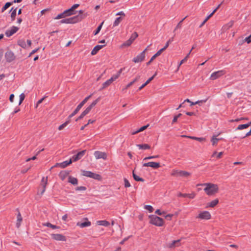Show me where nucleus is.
<instances>
[{
	"mask_svg": "<svg viewBox=\"0 0 251 251\" xmlns=\"http://www.w3.org/2000/svg\"><path fill=\"white\" fill-rule=\"evenodd\" d=\"M198 185L204 186V191L208 196L215 195L218 192L219 187L217 184L211 183H205Z\"/></svg>",
	"mask_w": 251,
	"mask_h": 251,
	"instance_id": "1",
	"label": "nucleus"
},
{
	"mask_svg": "<svg viewBox=\"0 0 251 251\" xmlns=\"http://www.w3.org/2000/svg\"><path fill=\"white\" fill-rule=\"evenodd\" d=\"M88 15L87 13L83 14L82 15H77L73 17L64 19L61 21L62 24H75L79 22L85 18Z\"/></svg>",
	"mask_w": 251,
	"mask_h": 251,
	"instance_id": "2",
	"label": "nucleus"
},
{
	"mask_svg": "<svg viewBox=\"0 0 251 251\" xmlns=\"http://www.w3.org/2000/svg\"><path fill=\"white\" fill-rule=\"evenodd\" d=\"M150 223L157 226H163L164 221L163 219L157 216L151 215L149 216Z\"/></svg>",
	"mask_w": 251,
	"mask_h": 251,
	"instance_id": "3",
	"label": "nucleus"
},
{
	"mask_svg": "<svg viewBox=\"0 0 251 251\" xmlns=\"http://www.w3.org/2000/svg\"><path fill=\"white\" fill-rule=\"evenodd\" d=\"M171 176L176 177H188L191 176V173L185 171L174 169L171 172Z\"/></svg>",
	"mask_w": 251,
	"mask_h": 251,
	"instance_id": "4",
	"label": "nucleus"
},
{
	"mask_svg": "<svg viewBox=\"0 0 251 251\" xmlns=\"http://www.w3.org/2000/svg\"><path fill=\"white\" fill-rule=\"evenodd\" d=\"M82 174L84 176L93 178L97 180H100L101 179V176L100 175L92 173L90 171H82Z\"/></svg>",
	"mask_w": 251,
	"mask_h": 251,
	"instance_id": "5",
	"label": "nucleus"
},
{
	"mask_svg": "<svg viewBox=\"0 0 251 251\" xmlns=\"http://www.w3.org/2000/svg\"><path fill=\"white\" fill-rule=\"evenodd\" d=\"M196 218L201 220H207L211 219V215L208 211H203L200 212Z\"/></svg>",
	"mask_w": 251,
	"mask_h": 251,
	"instance_id": "6",
	"label": "nucleus"
},
{
	"mask_svg": "<svg viewBox=\"0 0 251 251\" xmlns=\"http://www.w3.org/2000/svg\"><path fill=\"white\" fill-rule=\"evenodd\" d=\"M226 74V72L224 70H219L211 74L210 79L214 80L218 79L224 75Z\"/></svg>",
	"mask_w": 251,
	"mask_h": 251,
	"instance_id": "7",
	"label": "nucleus"
},
{
	"mask_svg": "<svg viewBox=\"0 0 251 251\" xmlns=\"http://www.w3.org/2000/svg\"><path fill=\"white\" fill-rule=\"evenodd\" d=\"M5 58L7 62H11L15 59L16 56L11 50H7L4 55Z\"/></svg>",
	"mask_w": 251,
	"mask_h": 251,
	"instance_id": "8",
	"label": "nucleus"
},
{
	"mask_svg": "<svg viewBox=\"0 0 251 251\" xmlns=\"http://www.w3.org/2000/svg\"><path fill=\"white\" fill-rule=\"evenodd\" d=\"M116 16L120 15L121 17L117 18L115 21L113 23V26L115 27L118 26L119 24L122 22L124 18L125 17L126 15L123 11H120L117 13L116 14Z\"/></svg>",
	"mask_w": 251,
	"mask_h": 251,
	"instance_id": "9",
	"label": "nucleus"
},
{
	"mask_svg": "<svg viewBox=\"0 0 251 251\" xmlns=\"http://www.w3.org/2000/svg\"><path fill=\"white\" fill-rule=\"evenodd\" d=\"M94 155L96 159H103L106 160L107 159V153L104 152L96 151L94 152Z\"/></svg>",
	"mask_w": 251,
	"mask_h": 251,
	"instance_id": "10",
	"label": "nucleus"
},
{
	"mask_svg": "<svg viewBox=\"0 0 251 251\" xmlns=\"http://www.w3.org/2000/svg\"><path fill=\"white\" fill-rule=\"evenodd\" d=\"M19 29L18 27L13 26L5 31V34L7 37H10L17 32Z\"/></svg>",
	"mask_w": 251,
	"mask_h": 251,
	"instance_id": "11",
	"label": "nucleus"
},
{
	"mask_svg": "<svg viewBox=\"0 0 251 251\" xmlns=\"http://www.w3.org/2000/svg\"><path fill=\"white\" fill-rule=\"evenodd\" d=\"M100 99V98H98L97 100H94V101H93L92 102V103L82 112L83 115L85 116L87 114H88L90 112V111H91V110L92 109V108L93 107H94L97 104V103L99 101Z\"/></svg>",
	"mask_w": 251,
	"mask_h": 251,
	"instance_id": "12",
	"label": "nucleus"
},
{
	"mask_svg": "<svg viewBox=\"0 0 251 251\" xmlns=\"http://www.w3.org/2000/svg\"><path fill=\"white\" fill-rule=\"evenodd\" d=\"M180 240H174L171 242L168 243L166 244V247L170 249H174L180 246Z\"/></svg>",
	"mask_w": 251,
	"mask_h": 251,
	"instance_id": "13",
	"label": "nucleus"
},
{
	"mask_svg": "<svg viewBox=\"0 0 251 251\" xmlns=\"http://www.w3.org/2000/svg\"><path fill=\"white\" fill-rule=\"evenodd\" d=\"M145 58V51H143L141 53L137 55L133 59V61L135 63H138L143 61Z\"/></svg>",
	"mask_w": 251,
	"mask_h": 251,
	"instance_id": "14",
	"label": "nucleus"
},
{
	"mask_svg": "<svg viewBox=\"0 0 251 251\" xmlns=\"http://www.w3.org/2000/svg\"><path fill=\"white\" fill-rule=\"evenodd\" d=\"M51 237L52 239L56 241H65L66 240V237L61 234H52Z\"/></svg>",
	"mask_w": 251,
	"mask_h": 251,
	"instance_id": "15",
	"label": "nucleus"
},
{
	"mask_svg": "<svg viewBox=\"0 0 251 251\" xmlns=\"http://www.w3.org/2000/svg\"><path fill=\"white\" fill-rule=\"evenodd\" d=\"M143 167H150L153 169H157L160 167L159 163L155 162H149L148 163H145L143 165Z\"/></svg>",
	"mask_w": 251,
	"mask_h": 251,
	"instance_id": "16",
	"label": "nucleus"
},
{
	"mask_svg": "<svg viewBox=\"0 0 251 251\" xmlns=\"http://www.w3.org/2000/svg\"><path fill=\"white\" fill-rule=\"evenodd\" d=\"M86 151V150H83L78 152L76 155H74L72 158L73 161H76L81 159L84 155Z\"/></svg>",
	"mask_w": 251,
	"mask_h": 251,
	"instance_id": "17",
	"label": "nucleus"
},
{
	"mask_svg": "<svg viewBox=\"0 0 251 251\" xmlns=\"http://www.w3.org/2000/svg\"><path fill=\"white\" fill-rule=\"evenodd\" d=\"M48 184V177H43L41 180V185L43 187V190L41 192V194L42 195L46 190V186Z\"/></svg>",
	"mask_w": 251,
	"mask_h": 251,
	"instance_id": "18",
	"label": "nucleus"
},
{
	"mask_svg": "<svg viewBox=\"0 0 251 251\" xmlns=\"http://www.w3.org/2000/svg\"><path fill=\"white\" fill-rule=\"evenodd\" d=\"M220 133H219L217 135H213L211 139V142L212 143V145L213 146H216L218 141L222 139V138H218L217 137L220 135Z\"/></svg>",
	"mask_w": 251,
	"mask_h": 251,
	"instance_id": "19",
	"label": "nucleus"
},
{
	"mask_svg": "<svg viewBox=\"0 0 251 251\" xmlns=\"http://www.w3.org/2000/svg\"><path fill=\"white\" fill-rule=\"evenodd\" d=\"M73 160L72 158H71L69 161H64L61 163H57L55 165V166H59L60 167L64 168L67 167V166L69 165L72 163Z\"/></svg>",
	"mask_w": 251,
	"mask_h": 251,
	"instance_id": "20",
	"label": "nucleus"
},
{
	"mask_svg": "<svg viewBox=\"0 0 251 251\" xmlns=\"http://www.w3.org/2000/svg\"><path fill=\"white\" fill-rule=\"evenodd\" d=\"M104 46H105V45L96 46L91 51V55H94L97 54V53Z\"/></svg>",
	"mask_w": 251,
	"mask_h": 251,
	"instance_id": "21",
	"label": "nucleus"
},
{
	"mask_svg": "<svg viewBox=\"0 0 251 251\" xmlns=\"http://www.w3.org/2000/svg\"><path fill=\"white\" fill-rule=\"evenodd\" d=\"M69 172L66 171H61L59 174V176L62 180H64L69 176Z\"/></svg>",
	"mask_w": 251,
	"mask_h": 251,
	"instance_id": "22",
	"label": "nucleus"
},
{
	"mask_svg": "<svg viewBox=\"0 0 251 251\" xmlns=\"http://www.w3.org/2000/svg\"><path fill=\"white\" fill-rule=\"evenodd\" d=\"M23 221V218L21 216V214L19 211H18L17 216V222H16V226L17 228H19L21 224V223Z\"/></svg>",
	"mask_w": 251,
	"mask_h": 251,
	"instance_id": "23",
	"label": "nucleus"
},
{
	"mask_svg": "<svg viewBox=\"0 0 251 251\" xmlns=\"http://www.w3.org/2000/svg\"><path fill=\"white\" fill-rule=\"evenodd\" d=\"M195 48V46H193L192 49L190 50V51H189V52L188 53L187 55H186V57L183 59H182L179 63L178 65V68H177V69H179V68L180 67V66L183 64L184 63V62H185L188 59V58H189V55L191 53L192 50Z\"/></svg>",
	"mask_w": 251,
	"mask_h": 251,
	"instance_id": "24",
	"label": "nucleus"
},
{
	"mask_svg": "<svg viewBox=\"0 0 251 251\" xmlns=\"http://www.w3.org/2000/svg\"><path fill=\"white\" fill-rule=\"evenodd\" d=\"M91 223L90 221H87V222H85L83 223H77L76 224V226H79L81 228H83L85 227H87L90 226Z\"/></svg>",
	"mask_w": 251,
	"mask_h": 251,
	"instance_id": "25",
	"label": "nucleus"
},
{
	"mask_svg": "<svg viewBox=\"0 0 251 251\" xmlns=\"http://www.w3.org/2000/svg\"><path fill=\"white\" fill-rule=\"evenodd\" d=\"M68 182L73 185H76L78 183L77 179L75 177H73L72 176H69L68 177Z\"/></svg>",
	"mask_w": 251,
	"mask_h": 251,
	"instance_id": "26",
	"label": "nucleus"
},
{
	"mask_svg": "<svg viewBox=\"0 0 251 251\" xmlns=\"http://www.w3.org/2000/svg\"><path fill=\"white\" fill-rule=\"evenodd\" d=\"M96 224L99 226H108L110 225L109 223L106 220L98 221Z\"/></svg>",
	"mask_w": 251,
	"mask_h": 251,
	"instance_id": "27",
	"label": "nucleus"
},
{
	"mask_svg": "<svg viewBox=\"0 0 251 251\" xmlns=\"http://www.w3.org/2000/svg\"><path fill=\"white\" fill-rule=\"evenodd\" d=\"M137 147L139 148V149L142 150H149L151 149V146L148 144H138L136 145Z\"/></svg>",
	"mask_w": 251,
	"mask_h": 251,
	"instance_id": "28",
	"label": "nucleus"
},
{
	"mask_svg": "<svg viewBox=\"0 0 251 251\" xmlns=\"http://www.w3.org/2000/svg\"><path fill=\"white\" fill-rule=\"evenodd\" d=\"M18 45L24 49H26L27 48L26 42L24 39L19 40L18 41Z\"/></svg>",
	"mask_w": 251,
	"mask_h": 251,
	"instance_id": "29",
	"label": "nucleus"
},
{
	"mask_svg": "<svg viewBox=\"0 0 251 251\" xmlns=\"http://www.w3.org/2000/svg\"><path fill=\"white\" fill-rule=\"evenodd\" d=\"M251 125V122L248 124H244V125H240L238 126L236 129L237 130H242L245 128H248Z\"/></svg>",
	"mask_w": 251,
	"mask_h": 251,
	"instance_id": "30",
	"label": "nucleus"
},
{
	"mask_svg": "<svg viewBox=\"0 0 251 251\" xmlns=\"http://www.w3.org/2000/svg\"><path fill=\"white\" fill-rule=\"evenodd\" d=\"M218 202H219L218 200L215 199V200L211 201L210 202L208 203L206 206V207H213L218 204Z\"/></svg>",
	"mask_w": 251,
	"mask_h": 251,
	"instance_id": "31",
	"label": "nucleus"
},
{
	"mask_svg": "<svg viewBox=\"0 0 251 251\" xmlns=\"http://www.w3.org/2000/svg\"><path fill=\"white\" fill-rule=\"evenodd\" d=\"M233 23H234V22L233 21H230L227 24L224 25V26L223 27V29L224 30L228 29L229 28L233 26Z\"/></svg>",
	"mask_w": 251,
	"mask_h": 251,
	"instance_id": "32",
	"label": "nucleus"
},
{
	"mask_svg": "<svg viewBox=\"0 0 251 251\" xmlns=\"http://www.w3.org/2000/svg\"><path fill=\"white\" fill-rule=\"evenodd\" d=\"M70 121H71V120L68 118L67 120L64 123H63V124H62L58 127V130H62L64 127H65L70 123Z\"/></svg>",
	"mask_w": 251,
	"mask_h": 251,
	"instance_id": "33",
	"label": "nucleus"
},
{
	"mask_svg": "<svg viewBox=\"0 0 251 251\" xmlns=\"http://www.w3.org/2000/svg\"><path fill=\"white\" fill-rule=\"evenodd\" d=\"M11 13L10 17H11V21H13L15 19V17L16 15V12H17V9L15 8V9H13V8H12V9L11 10Z\"/></svg>",
	"mask_w": 251,
	"mask_h": 251,
	"instance_id": "34",
	"label": "nucleus"
},
{
	"mask_svg": "<svg viewBox=\"0 0 251 251\" xmlns=\"http://www.w3.org/2000/svg\"><path fill=\"white\" fill-rule=\"evenodd\" d=\"M65 16V17H67V16H71V15H74L75 13V12L74 11H72V10L69 8L67 10H65L64 12H63Z\"/></svg>",
	"mask_w": 251,
	"mask_h": 251,
	"instance_id": "35",
	"label": "nucleus"
},
{
	"mask_svg": "<svg viewBox=\"0 0 251 251\" xmlns=\"http://www.w3.org/2000/svg\"><path fill=\"white\" fill-rule=\"evenodd\" d=\"M132 43L133 42H132L129 39H128V40L126 41L125 42H124L122 45H121L120 47L121 48L128 47L130 46L132 44Z\"/></svg>",
	"mask_w": 251,
	"mask_h": 251,
	"instance_id": "36",
	"label": "nucleus"
},
{
	"mask_svg": "<svg viewBox=\"0 0 251 251\" xmlns=\"http://www.w3.org/2000/svg\"><path fill=\"white\" fill-rule=\"evenodd\" d=\"M132 175H133V177L134 179L135 180L137 181H141V182H144V179H143L141 177H140L139 176H138L137 175H136L135 173H134V171H133L132 172Z\"/></svg>",
	"mask_w": 251,
	"mask_h": 251,
	"instance_id": "37",
	"label": "nucleus"
},
{
	"mask_svg": "<svg viewBox=\"0 0 251 251\" xmlns=\"http://www.w3.org/2000/svg\"><path fill=\"white\" fill-rule=\"evenodd\" d=\"M153 79V76H151L150 78H149L146 82L142 84L139 88V90H141L144 87H145L146 85H147L152 79Z\"/></svg>",
	"mask_w": 251,
	"mask_h": 251,
	"instance_id": "38",
	"label": "nucleus"
},
{
	"mask_svg": "<svg viewBox=\"0 0 251 251\" xmlns=\"http://www.w3.org/2000/svg\"><path fill=\"white\" fill-rule=\"evenodd\" d=\"M43 225L44 226H46L51 227L52 229H58V228H59L58 226H56L55 225H52L51 224H50V223H43Z\"/></svg>",
	"mask_w": 251,
	"mask_h": 251,
	"instance_id": "39",
	"label": "nucleus"
},
{
	"mask_svg": "<svg viewBox=\"0 0 251 251\" xmlns=\"http://www.w3.org/2000/svg\"><path fill=\"white\" fill-rule=\"evenodd\" d=\"M112 81L110 79L106 80L105 82L102 84V89L105 88L109 86L112 83Z\"/></svg>",
	"mask_w": 251,
	"mask_h": 251,
	"instance_id": "40",
	"label": "nucleus"
},
{
	"mask_svg": "<svg viewBox=\"0 0 251 251\" xmlns=\"http://www.w3.org/2000/svg\"><path fill=\"white\" fill-rule=\"evenodd\" d=\"M188 138L197 140L199 142H203V141H205V139L204 138H202V137L199 138V137H194V136H188Z\"/></svg>",
	"mask_w": 251,
	"mask_h": 251,
	"instance_id": "41",
	"label": "nucleus"
},
{
	"mask_svg": "<svg viewBox=\"0 0 251 251\" xmlns=\"http://www.w3.org/2000/svg\"><path fill=\"white\" fill-rule=\"evenodd\" d=\"M139 76L136 77L132 81L128 83L125 89H127L129 87H130L131 85H132L136 81L138 80L139 78Z\"/></svg>",
	"mask_w": 251,
	"mask_h": 251,
	"instance_id": "42",
	"label": "nucleus"
},
{
	"mask_svg": "<svg viewBox=\"0 0 251 251\" xmlns=\"http://www.w3.org/2000/svg\"><path fill=\"white\" fill-rule=\"evenodd\" d=\"M149 126V125H147L146 126H144L142 127H141V128H140L137 131L133 132L132 134H136V133H137L138 132H141V131H144V130H145L146 129H147V128Z\"/></svg>",
	"mask_w": 251,
	"mask_h": 251,
	"instance_id": "43",
	"label": "nucleus"
},
{
	"mask_svg": "<svg viewBox=\"0 0 251 251\" xmlns=\"http://www.w3.org/2000/svg\"><path fill=\"white\" fill-rule=\"evenodd\" d=\"M138 35L137 32H134L130 36L129 39L132 42L135 40V39L138 37Z\"/></svg>",
	"mask_w": 251,
	"mask_h": 251,
	"instance_id": "44",
	"label": "nucleus"
},
{
	"mask_svg": "<svg viewBox=\"0 0 251 251\" xmlns=\"http://www.w3.org/2000/svg\"><path fill=\"white\" fill-rule=\"evenodd\" d=\"M12 5L11 2H6L5 5L2 7L1 9V11L3 12L5 10H6L9 7H10Z\"/></svg>",
	"mask_w": 251,
	"mask_h": 251,
	"instance_id": "45",
	"label": "nucleus"
},
{
	"mask_svg": "<svg viewBox=\"0 0 251 251\" xmlns=\"http://www.w3.org/2000/svg\"><path fill=\"white\" fill-rule=\"evenodd\" d=\"M103 23H104V22H102L100 24V25L97 27V29H96V31H95L94 32V35H96L98 34L99 33V32L100 31V30H101V27H102V25H103Z\"/></svg>",
	"mask_w": 251,
	"mask_h": 251,
	"instance_id": "46",
	"label": "nucleus"
},
{
	"mask_svg": "<svg viewBox=\"0 0 251 251\" xmlns=\"http://www.w3.org/2000/svg\"><path fill=\"white\" fill-rule=\"evenodd\" d=\"M207 99L200 100H198L195 102V103H196V104H199V105H201L203 103H205L207 101Z\"/></svg>",
	"mask_w": 251,
	"mask_h": 251,
	"instance_id": "47",
	"label": "nucleus"
},
{
	"mask_svg": "<svg viewBox=\"0 0 251 251\" xmlns=\"http://www.w3.org/2000/svg\"><path fill=\"white\" fill-rule=\"evenodd\" d=\"M25 95L24 94V93H22L19 97H20V101H19V104L20 105L21 104V103H22V102L23 101V100H24L25 98Z\"/></svg>",
	"mask_w": 251,
	"mask_h": 251,
	"instance_id": "48",
	"label": "nucleus"
},
{
	"mask_svg": "<svg viewBox=\"0 0 251 251\" xmlns=\"http://www.w3.org/2000/svg\"><path fill=\"white\" fill-rule=\"evenodd\" d=\"M145 209L148 210L150 212H152L153 210V208L152 207V206L150 205H145Z\"/></svg>",
	"mask_w": 251,
	"mask_h": 251,
	"instance_id": "49",
	"label": "nucleus"
},
{
	"mask_svg": "<svg viewBox=\"0 0 251 251\" xmlns=\"http://www.w3.org/2000/svg\"><path fill=\"white\" fill-rule=\"evenodd\" d=\"M65 18V16L63 12L58 14L55 18V20H58L60 19Z\"/></svg>",
	"mask_w": 251,
	"mask_h": 251,
	"instance_id": "50",
	"label": "nucleus"
},
{
	"mask_svg": "<svg viewBox=\"0 0 251 251\" xmlns=\"http://www.w3.org/2000/svg\"><path fill=\"white\" fill-rule=\"evenodd\" d=\"M124 185L126 187H130V184L126 178H124Z\"/></svg>",
	"mask_w": 251,
	"mask_h": 251,
	"instance_id": "51",
	"label": "nucleus"
},
{
	"mask_svg": "<svg viewBox=\"0 0 251 251\" xmlns=\"http://www.w3.org/2000/svg\"><path fill=\"white\" fill-rule=\"evenodd\" d=\"M79 110L76 108L75 110L68 117V119H70L72 117L75 116Z\"/></svg>",
	"mask_w": 251,
	"mask_h": 251,
	"instance_id": "52",
	"label": "nucleus"
},
{
	"mask_svg": "<svg viewBox=\"0 0 251 251\" xmlns=\"http://www.w3.org/2000/svg\"><path fill=\"white\" fill-rule=\"evenodd\" d=\"M119 76V74H116V75H113L110 78V79L112 81V82H113L117 78H118Z\"/></svg>",
	"mask_w": 251,
	"mask_h": 251,
	"instance_id": "53",
	"label": "nucleus"
},
{
	"mask_svg": "<svg viewBox=\"0 0 251 251\" xmlns=\"http://www.w3.org/2000/svg\"><path fill=\"white\" fill-rule=\"evenodd\" d=\"M181 116V114H179L177 115L174 117L173 121H172V124L176 123L177 122V119L180 117Z\"/></svg>",
	"mask_w": 251,
	"mask_h": 251,
	"instance_id": "54",
	"label": "nucleus"
},
{
	"mask_svg": "<svg viewBox=\"0 0 251 251\" xmlns=\"http://www.w3.org/2000/svg\"><path fill=\"white\" fill-rule=\"evenodd\" d=\"M157 157H158V155L150 156L146 157L144 158V160H150V159H153V158H157Z\"/></svg>",
	"mask_w": 251,
	"mask_h": 251,
	"instance_id": "55",
	"label": "nucleus"
},
{
	"mask_svg": "<svg viewBox=\"0 0 251 251\" xmlns=\"http://www.w3.org/2000/svg\"><path fill=\"white\" fill-rule=\"evenodd\" d=\"M75 190L76 191H85L86 190V188L84 186H79V187H77L75 188Z\"/></svg>",
	"mask_w": 251,
	"mask_h": 251,
	"instance_id": "56",
	"label": "nucleus"
},
{
	"mask_svg": "<svg viewBox=\"0 0 251 251\" xmlns=\"http://www.w3.org/2000/svg\"><path fill=\"white\" fill-rule=\"evenodd\" d=\"M173 216V214H169L164 216L165 218L168 220H171Z\"/></svg>",
	"mask_w": 251,
	"mask_h": 251,
	"instance_id": "57",
	"label": "nucleus"
},
{
	"mask_svg": "<svg viewBox=\"0 0 251 251\" xmlns=\"http://www.w3.org/2000/svg\"><path fill=\"white\" fill-rule=\"evenodd\" d=\"M79 6V4H75L73 5L70 9L72 10V11L75 12V9H76Z\"/></svg>",
	"mask_w": 251,
	"mask_h": 251,
	"instance_id": "58",
	"label": "nucleus"
},
{
	"mask_svg": "<svg viewBox=\"0 0 251 251\" xmlns=\"http://www.w3.org/2000/svg\"><path fill=\"white\" fill-rule=\"evenodd\" d=\"M216 12V10H213V11L209 15H208L206 19L204 20L205 22H206Z\"/></svg>",
	"mask_w": 251,
	"mask_h": 251,
	"instance_id": "59",
	"label": "nucleus"
},
{
	"mask_svg": "<svg viewBox=\"0 0 251 251\" xmlns=\"http://www.w3.org/2000/svg\"><path fill=\"white\" fill-rule=\"evenodd\" d=\"M216 12V10H213V11L209 15H208L206 19L204 20L205 22H206Z\"/></svg>",
	"mask_w": 251,
	"mask_h": 251,
	"instance_id": "60",
	"label": "nucleus"
},
{
	"mask_svg": "<svg viewBox=\"0 0 251 251\" xmlns=\"http://www.w3.org/2000/svg\"><path fill=\"white\" fill-rule=\"evenodd\" d=\"M216 12V10H213V11L209 15H208L206 19L204 20L205 22H206Z\"/></svg>",
	"mask_w": 251,
	"mask_h": 251,
	"instance_id": "61",
	"label": "nucleus"
},
{
	"mask_svg": "<svg viewBox=\"0 0 251 251\" xmlns=\"http://www.w3.org/2000/svg\"><path fill=\"white\" fill-rule=\"evenodd\" d=\"M216 12V10H213V11L209 15H208L206 19L204 20L205 22H206Z\"/></svg>",
	"mask_w": 251,
	"mask_h": 251,
	"instance_id": "62",
	"label": "nucleus"
},
{
	"mask_svg": "<svg viewBox=\"0 0 251 251\" xmlns=\"http://www.w3.org/2000/svg\"><path fill=\"white\" fill-rule=\"evenodd\" d=\"M216 12V10H213V11L209 15H208L206 19L204 20L205 22H206Z\"/></svg>",
	"mask_w": 251,
	"mask_h": 251,
	"instance_id": "63",
	"label": "nucleus"
},
{
	"mask_svg": "<svg viewBox=\"0 0 251 251\" xmlns=\"http://www.w3.org/2000/svg\"><path fill=\"white\" fill-rule=\"evenodd\" d=\"M92 96V95H90L89 96H88V97H87L86 98H85L82 101V103H83L84 104H85L89 99Z\"/></svg>",
	"mask_w": 251,
	"mask_h": 251,
	"instance_id": "64",
	"label": "nucleus"
}]
</instances>
